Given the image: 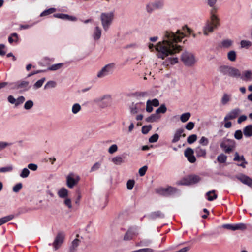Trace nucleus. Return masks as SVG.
<instances>
[{"label":"nucleus","mask_w":252,"mask_h":252,"mask_svg":"<svg viewBox=\"0 0 252 252\" xmlns=\"http://www.w3.org/2000/svg\"><path fill=\"white\" fill-rule=\"evenodd\" d=\"M241 111L239 108H235L230 111L224 117V120L227 121L236 118L240 113Z\"/></svg>","instance_id":"2eb2a0df"},{"label":"nucleus","mask_w":252,"mask_h":252,"mask_svg":"<svg viewBox=\"0 0 252 252\" xmlns=\"http://www.w3.org/2000/svg\"><path fill=\"white\" fill-rule=\"evenodd\" d=\"M30 174V171L26 168H24L20 173V177L25 178L28 177Z\"/></svg>","instance_id":"c03bdc74"},{"label":"nucleus","mask_w":252,"mask_h":252,"mask_svg":"<svg viewBox=\"0 0 252 252\" xmlns=\"http://www.w3.org/2000/svg\"><path fill=\"white\" fill-rule=\"evenodd\" d=\"M207 199L209 201H212L217 198V195L215 193V191L213 190L209 191L206 193Z\"/></svg>","instance_id":"c756f323"},{"label":"nucleus","mask_w":252,"mask_h":252,"mask_svg":"<svg viewBox=\"0 0 252 252\" xmlns=\"http://www.w3.org/2000/svg\"><path fill=\"white\" fill-rule=\"evenodd\" d=\"M220 146L225 153H230L235 147V142L233 140L226 139L221 142Z\"/></svg>","instance_id":"423d86ee"},{"label":"nucleus","mask_w":252,"mask_h":252,"mask_svg":"<svg viewBox=\"0 0 252 252\" xmlns=\"http://www.w3.org/2000/svg\"><path fill=\"white\" fill-rule=\"evenodd\" d=\"M64 204L65 206H66L68 208L70 209L72 208V204L71 199L69 198H65L64 201Z\"/></svg>","instance_id":"680f3d73"},{"label":"nucleus","mask_w":252,"mask_h":252,"mask_svg":"<svg viewBox=\"0 0 252 252\" xmlns=\"http://www.w3.org/2000/svg\"><path fill=\"white\" fill-rule=\"evenodd\" d=\"M153 106H158V99H154L153 100H148L146 103V111L151 112L153 110Z\"/></svg>","instance_id":"412c9836"},{"label":"nucleus","mask_w":252,"mask_h":252,"mask_svg":"<svg viewBox=\"0 0 252 252\" xmlns=\"http://www.w3.org/2000/svg\"><path fill=\"white\" fill-rule=\"evenodd\" d=\"M56 83L55 82L53 81H48L46 85H45V89H47L48 88H54L56 87Z\"/></svg>","instance_id":"5fc2aeb1"},{"label":"nucleus","mask_w":252,"mask_h":252,"mask_svg":"<svg viewBox=\"0 0 252 252\" xmlns=\"http://www.w3.org/2000/svg\"><path fill=\"white\" fill-rule=\"evenodd\" d=\"M101 35V30L98 26H96L94 32L93 37L94 40H97L100 39Z\"/></svg>","instance_id":"c85d7f7f"},{"label":"nucleus","mask_w":252,"mask_h":252,"mask_svg":"<svg viewBox=\"0 0 252 252\" xmlns=\"http://www.w3.org/2000/svg\"><path fill=\"white\" fill-rule=\"evenodd\" d=\"M191 117V114L189 112H186L182 114L180 116V120L183 123H185L188 121V120Z\"/></svg>","instance_id":"c9c22d12"},{"label":"nucleus","mask_w":252,"mask_h":252,"mask_svg":"<svg viewBox=\"0 0 252 252\" xmlns=\"http://www.w3.org/2000/svg\"><path fill=\"white\" fill-rule=\"evenodd\" d=\"M81 109V107L80 105L78 103L74 104L72 108V112L73 114H77L79 112Z\"/></svg>","instance_id":"a19ab883"},{"label":"nucleus","mask_w":252,"mask_h":252,"mask_svg":"<svg viewBox=\"0 0 252 252\" xmlns=\"http://www.w3.org/2000/svg\"><path fill=\"white\" fill-rule=\"evenodd\" d=\"M222 227L228 230L235 231L237 230H245L246 228V225L244 223H240L235 224H225L222 226Z\"/></svg>","instance_id":"9b49d317"},{"label":"nucleus","mask_w":252,"mask_h":252,"mask_svg":"<svg viewBox=\"0 0 252 252\" xmlns=\"http://www.w3.org/2000/svg\"><path fill=\"white\" fill-rule=\"evenodd\" d=\"M12 88L14 89H20L21 91H26L29 89V82L27 81L20 80L16 82L12 83Z\"/></svg>","instance_id":"1a4fd4ad"},{"label":"nucleus","mask_w":252,"mask_h":252,"mask_svg":"<svg viewBox=\"0 0 252 252\" xmlns=\"http://www.w3.org/2000/svg\"><path fill=\"white\" fill-rule=\"evenodd\" d=\"M134 184H135L134 180H129L127 182V184H126L127 189H129V190H131L133 189V187H134Z\"/></svg>","instance_id":"3c124183"},{"label":"nucleus","mask_w":252,"mask_h":252,"mask_svg":"<svg viewBox=\"0 0 252 252\" xmlns=\"http://www.w3.org/2000/svg\"><path fill=\"white\" fill-rule=\"evenodd\" d=\"M112 161L114 164L116 165H120L124 162L122 158L120 156L113 158Z\"/></svg>","instance_id":"ea45409f"},{"label":"nucleus","mask_w":252,"mask_h":252,"mask_svg":"<svg viewBox=\"0 0 252 252\" xmlns=\"http://www.w3.org/2000/svg\"><path fill=\"white\" fill-rule=\"evenodd\" d=\"M210 19L207 21L203 28V34L207 35L213 32L219 25V19L216 14L210 13Z\"/></svg>","instance_id":"f03ea898"},{"label":"nucleus","mask_w":252,"mask_h":252,"mask_svg":"<svg viewBox=\"0 0 252 252\" xmlns=\"http://www.w3.org/2000/svg\"><path fill=\"white\" fill-rule=\"evenodd\" d=\"M80 180V177L78 176L75 175L73 173H69L66 177V185L67 186L71 189L76 185Z\"/></svg>","instance_id":"9d476101"},{"label":"nucleus","mask_w":252,"mask_h":252,"mask_svg":"<svg viewBox=\"0 0 252 252\" xmlns=\"http://www.w3.org/2000/svg\"><path fill=\"white\" fill-rule=\"evenodd\" d=\"M148 48L152 52L153 51L154 49L156 51H158V44L154 45L153 44L150 43L148 45Z\"/></svg>","instance_id":"e2e57ef3"},{"label":"nucleus","mask_w":252,"mask_h":252,"mask_svg":"<svg viewBox=\"0 0 252 252\" xmlns=\"http://www.w3.org/2000/svg\"><path fill=\"white\" fill-rule=\"evenodd\" d=\"M243 133L246 137L252 136V125H249L245 126L243 129Z\"/></svg>","instance_id":"cd10ccee"},{"label":"nucleus","mask_w":252,"mask_h":252,"mask_svg":"<svg viewBox=\"0 0 252 252\" xmlns=\"http://www.w3.org/2000/svg\"><path fill=\"white\" fill-rule=\"evenodd\" d=\"M200 181V178L195 175L188 176L177 182L178 185H190L196 184Z\"/></svg>","instance_id":"39448f33"},{"label":"nucleus","mask_w":252,"mask_h":252,"mask_svg":"<svg viewBox=\"0 0 252 252\" xmlns=\"http://www.w3.org/2000/svg\"><path fill=\"white\" fill-rule=\"evenodd\" d=\"M178 192L179 191L176 188L172 187H160L158 188V194L164 196L172 195Z\"/></svg>","instance_id":"6e6552de"},{"label":"nucleus","mask_w":252,"mask_h":252,"mask_svg":"<svg viewBox=\"0 0 252 252\" xmlns=\"http://www.w3.org/2000/svg\"><path fill=\"white\" fill-rule=\"evenodd\" d=\"M181 60L184 64L188 67L194 66L197 61L195 55L188 52L183 53L181 56Z\"/></svg>","instance_id":"20e7f679"},{"label":"nucleus","mask_w":252,"mask_h":252,"mask_svg":"<svg viewBox=\"0 0 252 252\" xmlns=\"http://www.w3.org/2000/svg\"><path fill=\"white\" fill-rule=\"evenodd\" d=\"M167 111V108L165 104H161L159 107H158V114L159 113H162L164 114Z\"/></svg>","instance_id":"13d9d810"},{"label":"nucleus","mask_w":252,"mask_h":252,"mask_svg":"<svg viewBox=\"0 0 252 252\" xmlns=\"http://www.w3.org/2000/svg\"><path fill=\"white\" fill-rule=\"evenodd\" d=\"M99 101L100 102V106L102 108H105L111 104V98L110 95H106L99 99Z\"/></svg>","instance_id":"6ab92c4d"},{"label":"nucleus","mask_w":252,"mask_h":252,"mask_svg":"<svg viewBox=\"0 0 252 252\" xmlns=\"http://www.w3.org/2000/svg\"><path fill=\"white\" fill-rule=\"evenodd\" d=\"M243 81L249 82L252 81V70L247 69L244 70L240 77Z\"/></svg>","instance_id":"dca6fc26"},{"label":"nucleus","mask_w":252,"mask_h":252,"mask_svg":"<svg viewBox=\"0 0 252 252\" xmlns=\"http://www.w3.org/2000/svg\"><path fill=\"white\" fill-rule=\"evenodd\" d=\"M14 218V216L13 215H8L4 217H2L0 219V226L4 224L10 220H12Z\"/></svg>","instance_id":"72a5a7b5"},{"label":"nucleus","mask_w":252,"mask_h":252,"mask_svg":"<svg viewBox=\"0 0 252 252\" xmlns=\"http://www.w3.org/2000/svg\"><path fill=\"white\" fill-rule=\"evenodd\" d=\"M231 94H224L221 99L222 104L224 105L227 104L231 100Z\"/></svg>","instance_id":"7c9ffc66"},{"label":"nucleus","mask_w":252,"mask_h":252,"mask_svg":"<svg viewBox=\"0 0 252 252\" xmlns=\"http://www.w3.org/2000/svg\"><path fill=\"white\" fill-rule=\"evenodd\" d=\"M197 140V135L196 134H192L189 136L187 138V142L189 144H192Z\"/></svg>","instance_id":"a18cd8bd"},{"label":"nucleus","mask_w":252,"mask_h":252,"mask_svg":"<svg viewBox=\"0 0 252 252\" xmlns=\"http://www.w3.org/2000/svg\"><path fill=\"white\" fill-rule=\"evenodd\" d=\"M64 238V235L62 233H59L57 234L53 245L56 250L58 249L60 245L63 243Z\"/></svg>","instance_id":"f3484780"},{"label":"nucleus","mask_w":252,"mask_h":252,"mask_svg":"<svg viewBox=\"0 0 252 252\" xmlns=\"http://www.w3.org/2000/svg\"><path fill=\"white\" fill-rule=\"evenodd\" d=\"M151 129V126H144L142 127V132L145 134L149 132Z\"/></svg>","instance_id":"4d7b16f0"},{"label":"nucleus","mask_w":252,"mask_h":252,"mask_svg":"<svg viewBox=\"0 0 252 252\" xmlns=\"http://www.w3.org/2000/svg\"><path fill=\"white\" fill-rule=\"evenodd\" d=\"M233 43L234 41L230 39H225L220 42V47L221 48L228 49L233 45Z\"/></svg>","instance_id":"4be33fe9"},{"label":"nucleus","mask_w":252,"mask_h":252,"mask_svg":"<svg viewBox=\"0 0 252 252\" xmlns=\"http://www.w3.org/2000/svg\"><path fill=\"white\" fill-rule=\"evenodd\" d=\"M148 167L147 166H144L140 168L139 170V174L140 176H143L145 175Z\"/></svg>","instance_id":"6e6d98bb"},{"label":"nucleus","mask_w":252,"mask_h":252,"mask_svg":"<svg viewBox=\"0 0 252 252\" xmlns=\"http://www.w3.org/2000/svg\"><path fill=\"white\" fill-rule=\"evenodd\" d=\"M227 57L229 61L235 62L236 60L237 54L234 50H231L227 53Z\"/></svg>","instance_id":"473e14b6"},{"label":"nucleus","mask_w":252,"mask_h":252,"mask_svg":"<svg viewBox=\"0 0 252 252\" xmlns=\"http://www.w3.org/2000/svg\"><path fill=\"white\" fill-rule=\"evenodd\" d=\"M45 78H42V79H40V80H38V81H37V82L34 84V87L35 88H36V89H37V88H39L40 87H41L42 86V85H43V84L44 82L45 81Z\"/></svg>","instance_id":"09e8293b"},{"label":"nucleus","mask_w":252,"mask_h":252,"mask_svg":"<svg viewBox=\"0 0 252 252\" xmlns=\"http://www.w3.org/2000/svg\"><path fill=\"white\" fill-rule=\"evenodd\" d=\"M195 152L198 157H205L206 155V150L205 149L198 146L195 149Z\"/></svg>","instance_id":"bb28decb"},{"label":"nucleus","mask_w":252,"mask_h":252,"mask_svg":"<svg viewBox=\"0 0 252 252\" xmlns=\"http://www.w3.org/2000/svg\"><path fill=\"white\" fill-rule=\"evenodd\" d=\"M117 150H118L117 146L116 144H113L109 147V148L108 149V152L110 154H113V153H115V152H116L117 151Z\"/></svg>","instance_id":"bf43d9fd"},{"label":"nucleus","mask_w":252,"mask_h":252,"mask_svg":"<svg viewBox=\"0 0 252 252\" xmlns=\"http://www.w3.org/2000/svg\"><path fill=\"white\" fill-rule=\"evenodd\" d=\"M136 252H153V250L151 248H143L136 250Z\"/></svg>","instance_id":"774afa93"},{"label":"nucleus","mask_w":252,"mask_h":252,"mask_svg":"<svg viewBox=\"0 0 252 252\" xmlns=\"http://www.w3.org/2000/svg\"><path fill=\"white\" fill-rule=\"evenodd\" d=\"M217 0H207L208 5L211 7L210 13L216 14L218 10V7L215 4Z\"/></svg>","instance_id":"b1692460"},{"label":"nucleus","mask_w":252,"mask_h":252,"mask_svg":"<svg viewBox=\"0 0 252 252\" xmlns=\"http://www.w3.org/2000/svg\"><path fill=\"white\" fill-rule=\"evenodd\" d=\"M234 160L236 161H241L242 162L240 164H238V165L241 166L243 168H245V165L247 164V162L245 160L244 157L243 156H239L237 152L235 153Z\"/></svg>","instance_id":"aec40b11"},{"label":"nucleus","mask_w":252,"mask_h":252,"mask_svg":"<svg viewBox=\"0 0 252 252\" xmlns=\"http://www.w3.org/2000/svg\"><path fill=\"white\" fill-rule=\"evenodd\" d=\"M63 65V63H60L57 64H54L48 68V70L51 71H55L61 68Z\"/></svg>","instance_id":"e433bc0d"},{"label":"nucleus","mask_w":252,"mask_h":252,"mask_svg":"<svg viewBox=\"0 0 252 252\" xmlns=\"http://www.w3.org/2000/svg\"><path fill=\"white\" fill-rule=\"evenodd\" d=\"M194 127V123L192 122H189L185 126L186 128L188 130H192Z\"/></svg>","instance_id":"052dcab7"},{"label":"nucleus","mask_w":252,"mask_h":252,"mask_svg":"<svg viewBox=\"0 0 252 252\" xmlns=\"http://www.w3.org/2000/svg\"><path fill=\"white\" fill-rule=\"evenodd\" d=\"M229 76L234 78H239L241 76L240 71L233 66H231L229 70Z\"/></svg>","instance_id":"5701e85b"},{"label":"nucleus","mask_w":252,"mask_h":252,"mask_svg":"<svg viewBox=\"0 0 252 252\" xmlns=\"http://www.w3.org/2000/svg\"><path fill=\"white\" fill-rule=\"evenodd\" d=\"M13 170L12 166H8L7 167H4L0 168V172L4 173L7 172H10Z\"/></svg>","instance_id":"603ef678"},{"label":"nucleus","mask_w":252,"mask_h":252,"mask_svg":"<svg viewBox=\"0 0 252 252\" xmlns=\"http://www.w3.org/2000/svg\"><path fill=\"white\" fill-rule=\"evenodd\" d=\"M100 164L99 162L95 163L91 168V172L95 171L99 168Z\"/></svg>","instance_id":"338daca9"},{"label":"nucleus","mask_w":252,"mask_h":252,"mask_svg":"<svg viewBox=\"0 0 252 252\" xmlns=\"http://www.w3.org/2000/svg\"><path fill=\"white\" fill-rule=\"evenodd\" d=\"M8 42L12 44L14 41L17 42L18 40V35L16 33H13L8 37Z\"/></svg>","instance_id":"58836bf2"},{"label":"nucleus","mask_w":252,"mask_h":252,"mask_svg":"<svg viewBox=\"0 0 252 252\" xmlns=\"http://www.w3.org/2000/svg\"><path fill=\"white\" fill-rule=\"evenodd\" d=\"M183 132L184 130L182 128L177 130L174 135V137L172 142L173 143H176L178 142L180 140L182 135L183 136V137H185V134H183Z\"/></svg>","instance_id":"393cba45"},{"label":"nucleus","mask_w":252,"mask_h":252,"mask_svg":"<svg viewBox=\"0 0 252 252\" xmlns=\"http://www.w3.org/2000/svg\"><path fill=\"white\" fill-rule=\"evenodd\" d=\"M231 66L228 65H221L218 68V71L224 75H229V70Z\"/></svg>","instance_id":"a878e982"},{"label":"nucleus","mask_w":252,"mask_h":252,"mask_svg":"<svg viewBox=\"0 0 252 252\" xmlns=\"http://www.w3.org/2000/svg\"><path fill=\"white\" fill-rule=\"evenodd\" d=\"M114 18L113 12L102 13L100 15V20L105 31H107L111 26Z\"/></svg>","instance_id":"7ed1b4c3"},{"label":"nucleus","mask_w":252,"mask_h":252,"mask_svg":"<svg viewBox=\"0 0 252 252\" xmlns=\"http://www.w3.org/2000/svg\"><path fill=\"white\" fill-rule=\"evenodd\" d=\"M53 17L55 18H57L63 20H66L68 21H75L77 20L76 17L73 16H70L69 15L66 14H63V13H57L54 14L53 15Z\"/></svg>","instance_id":"a211bd4d"},{"label":"nucleus","mask_w":252,"mask_h":252,"mask_svg":"<svg viewBox=\"0 0 252 252\" xmlns=\"http://www.w3.org/2000/svg\"><path fill=\"white\" fill-rule=\"evenodd\" d=\"M23 187V185L21 183H18L16 184L13 187V191L16 193L19 192V191L22 189Z\"/></svg>","instance_id":"37998d69"},{"label":"nucleus","mask_w":252,"mask_h":252,"mask_svg":"<svg viewBox=\"0 0 252 252\" xmlns=\"http://www.w3.org/2000/svg\"><path fill=\"white\" fill-rule=\"evenodd\" d=\"M115 64L109 63L104 66L97 73L98 78H103L109 74H112L113 72Z\"/></svg>","instance_id":"0eeeda50"},{"label":"nucleus","mask_w":252,"mask_h":252,"mask_svg":"<svg viewBox=\"0 0 252 252\" xmlns=\"http://www.w3.org/2000/svg\"><path fill=\"white\" fill-rule=\"evenodd\" d=\"M199 143L203 146H207L209 143V140L207 138L202 136L199 140Z\"/></svg>","instance_id":"49530a36"},{"label":"nucleus","mask_w":252,"mask_h":252,"mask_svg":"<svg viewBox=\"0 0 252 252\" xmlns=\"http://www.w3.org/2000/svg\"><path fill=\"white\" fill-rule=\"evenodd\" d=\"M243 134L241 130H237L235 132L234 137L237 140H240L242 138Z\"/></svg>","instance_id":"8fccbe9b"},{"label":"nucleus","mask_w":252,"mask_h":252,"mask_svg":"<svg viewBox=\"0 0 252 252\" xmlns=\"http://www.w3.org/2000/svg\"><path fill=\"white\" fill-rule=\"evenodd\" d=\"M56 11V9L55 8H50L48 9L44 10L40 14V16L43 17L51 14Z\"/></svg>","instance_id":"4c0bfd02"},{"label":"nucleus","mask_w":252,"mask_h":252,"mask_svg":"<svg viewBox=\"0 0 252 252\" xmlns=\"http://www.w3.org/2000/svg\"><path fill=\"white\" fill-rule=\"evenodd\" d=\"M183 32L178 30L176 33L170 31L164 32L162 42H158V59H161L160 63L164 66L173 65L178 62L177 57H168L169 55L179 52L181 50L177 43L184 37Z\"/></svg>","instance_id":"f257e3e1"},{"label":"nucleus","mask_w":252,"mask_h":252,"mask_svg":"<svg viewBox=\"0 0 252 252\" xmlns=\"http://www.w3.org/2000/svg\"><path fill=\"white\" fill-rule=\"evenodd\" d=\"M68 191L64 188H62L58 192V196L61 198H65L67 197Z\"/></svg>","instance_id":"2f4dec72"},{"label":"nucleus","mask_w":252,"mask_h":252,"mask_svg":"<svg viewBox=\"0 0 252 252\" xmlns=\"http://www.w3.org/2000/svg\"><path fill=\"white\" fill-rule=\"evenodd\" d=\"M150 143L155 142L158 141V133L154 134L149 139Z\"/></svg>","instance_id":"0e129e2a"},{"label":"nucleus","mask_w":252,"mask_h":252,"mask_svg":"<svg viewBox=\"0 0 252 252\" xmlns=\"http://www.w3.org/2000/svg\"><path fill=\"white\" fill-rule=\"evenodd\" d=\"M33 106V102L32 100H28L24 104V108L26 110L31 109Z\"/></svg>","instance_id":"de8ad7c7"},{"label":"nucleus","mask_w":252,"mask_h":252,"mask_svg":"<svg viewBox=\"0 0 252 252\" xmlns=\"http://www.w3.org/2000/svg\"><path fill=\"white\" fill-rule=\"evenodd\" d=\"M241 47L248 49L252 46V42L249 40H242L240 42Z\"/></svg>","instance_id":"f704fd0d"},{"label":"nucleus","mask_w":252,"mask_h":252,"mask_svg":"<svg viewBox=\"0 0 252 252\" xmlns=\"http://www.w3.org/2000/svg\"><path fill=\"white\" fill-rule=\"evenodd\" d=\"M227 159V156L223 154H221L217 157V160L220 163H224Z\"/></svg>","instance_id":"79ce46f5"},{"label":"nucleus","mask_w":252,"mask_h":252,"mask_svg":"<svg viewBox=\"0 0 252 252\" xmlns=\"http://www.w3.org/2000/svg\"><path fill=\"white\" fill-rule=\"evenodd\" d=\"M5 46L4 44H0V56H3L5 55L6 52L4 51Z\"/></svg>","instance_id":"69168bd1"},{"label":"nucleus","mask_w":252,"mask_h":252,"mask_svg":"<svg viewBox=\"0 0 252 252\" xmlns=\"http://www.w3.org/2000/svg\"><path fill=\"white\" fill-rule=\"evenodd\" d=\"M25 100V98L23 96H19L16 101L15 106L17 107L20 104H22Z\"/></svg>","instance_id":"864d4df0"},{"label":"nucleus","mask_w":252,"mask_h":252,"mask_svg":"<svg viewBox=\"0 0 252 252\" xmlns=\"http://www.w3.org/2000/svg\"><path fill=\"white\" fill-rule=\"evenodd\" d=\"M137 235L136 228L130 227L125 234L123 240L124 241H129L133 239Z\"/></svg>","instance_id":"ddd939ff"},{"label":"nucleus","mask_w":252,"mask_h":252,"mask_svg":"<svg viewBox=\"0 0 252 252\" xmlns=\"http://www.w3.org/2000/svg\"><path fill=\"white\" fill-rule=\"evenodd\" d=\"M194 151L190 148H188L184 152L185 157L187 158L188 160L190 163H194L196 161V158L193 155Z\"/></svg>","instance_id":"4468645a"},{"label":"nucleus","mask_w":252,"mask_h":252,"mask_svg":"<svg viewBox=\"0 0 252 252\" xmlns=\"http://www.w3.org/2000/svg\"><path fill=\"white\" fill-rule=\"evenodd\" d=\"M236 178L243 184L252 187V179L249 176L240 174L236 176Z\"/></svg>","instance_id":"f8f14e48"}]
</instances>
